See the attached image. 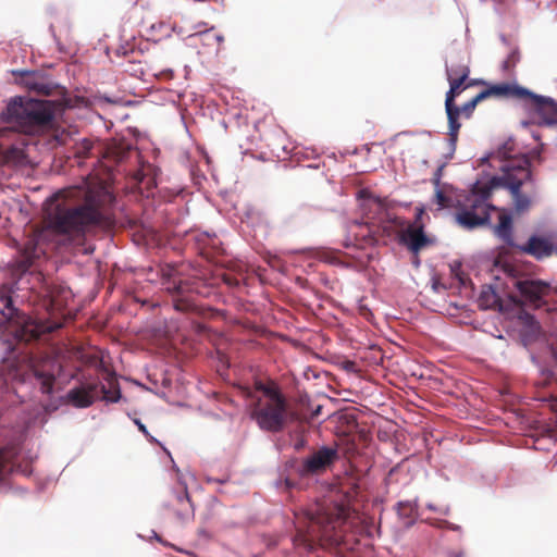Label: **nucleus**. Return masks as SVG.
<instances>
[{
	"mask_svg": "<svg viewBox=\"0 0 557 557\" xmlns=\"http://www.w3.org/2000/svg\"><path fill=\"white\" fill-rule=\"evenodd\" d=\"M339 459L335 447L322 446L306 457L297 469L302 478L321 475L325 473Z\"/></svg>",
	"mask_w": 557,
	"mask_h": 557,
	"instance_id": "nucleus-9",
	"label": "nucleus"
},
{
	"mask_svg": "<svg viewBox=\"0 0 557 557\" xmlns=\"http://www.w3.org/2000/svg\"><path fill=\"white\" fill-rule=\"evenodd\" d=\"M517 248L527 255L536 259H543L552 256L553 244L549 239L541 236H531L527 244L517 246Z\"/></svg>",
	"mask_w": 557,
	"mask_h": 557,
	"instance_id": "nucleus-15",
	"label": "nucleus"
},
{
	"mask_svg": "<svg viewBox=\"0 0 557 557\" xmlns=\"http://www.w3.org/2000/svg\"><path fill=\"white\" fill-rule=\"evenodd\" d=\"M348 233L354 237L356 246L366 247L379 244V235H376L375 223L373 222L354 221L349 225Z\"/></svg>",
	"mask_w": 557,
	"mask_h": 557,
	"instance_id": "nucleus-14",
	"label": "nucleus"
},
{
	"mask_svg": "<svg viewBox=\"0 0 557 557\" xmlns=\"http://www.w3.org/2000/svg\"><path fill=\"white\" fill-rule=\"evenodd\" d=\"M499 301V298L497 294L488 286L483 287L480 297H479V304L481 307L487 309V308H494Z\"/></svg>",
	"mask_w": 557,
	"mask_h": 557,
	"instance_id": "nucleus-23",
	"label": "nucleus"
},
{
	"mask_svg": "<svg viewBox=\"0 0 557 557\" xmlns=\"http://www.w3.org/2000/svg\"><path fill=\"white\" fill-rule=\"evenodd\" d=\"M14 457L13 448L0 447V481L3 478L8 465Z\"/></svg>",
	"mask_w": 557,
	"mask_h": 557,
	"instance_id": "nucleus-26",
	"label": "nucleus"
},
{
	"mask_svg": "<svg viewBox=\"0 0 557 557\" xmlns=\"http://www.w3.org/2000/svg\"><path fill=\"white\" fill-rule=\"evenodd\" d=\"M481 101H483V99L479 92L475 97H473L471 100L463 103L461 107L457 106L458 119L460 117L461 114H463L466 117H470L472 115L475 107Z\"/></svg>",
	"mask_w": 557,
	"mask_h": 557,
	"instance_id": "nucleus-24",
	"label": "nucleus"
},
{
	"mask_svg": "<svg viewBox=\"0 0 557 557\" xmlns=\"http://www.w3.org/2000/svg\"><path fill=\"white\" fill-rule=\"evenodd\" d=\"M497 158L503 162L499 166L502 175L494 176L491 180L493 188L495 186L508 188L512 197L515 210L518 213L528 211L531 208L532 200L520 188L523 184L532 181L529 159L524 156L509 157L505 149L498 150Z\"/></svg>",
	"mask_w": 557,
	"mask_h": 557,
	"instance_id": "nucleus-4",
	"label": "nucleus"
},
{
	"mask_svg": "<svg viewBox=\"0 0 557 557\" xmlns=\"http://www.w3.org/2000/svg\"><path fill=\"white\" fill-rule=\"evenodd\" d=\"M518 62V55L516 52H511L507 59L503 62V70L504 71H510L512 67H515L516 63Z\"/></svg>",
	"mask_w": 557,
	"mask_h": 557,
	"instance_id": "nucleus-31",
	"label": "nucleus"
},
{
	"mask_svg": "<svg viewBox=\"0 0 557 557\" xmlns=\"http://www.w3.org/2000/svg\"><path fill=\"white\" fill-rule=\"evenodd\" d=\"M32 88L45 96H49L52 92V86L47 83H35Z\"/></svg>",
	"mask_w": 557,
	"mask_h": 557,
	"instance_id": "nucleus-30",
	"label": "nucleus"
},
{
	"mask_svg": "<svg viewBox=\"0 0 557 557\" xmlns=\"http://www.w3.org/2000/svg\"><path fill=\"white\" fill-rule=\"evenodd\" d=\"M53 102L26 97H15L7 106L3 117L14 123L24 132H33L36 127L47 126L53 120Z\"/></svg>",
	"mask_w": 557,
	"mask_h": 557,
	"instance_id": "nucleus-5",
	"label": "nucleus"
},
{
	"mask_svg": "<svg viewBox=\"0 0 557 557\" xmlns=\"http://www.w3.org/2000/svg\"><path fill=\"white\" fill-rule=\"evenodd\" d=\"M499 222L494 227V233L508 246L515 247L512 237V219L505 212L499 213Z\"/></svg>",
	"mask_w": 557,
	"mask_h": 557,
	"instance_id": "nucleus-19",
	"label": "nucleus"
},
{
	"mask_svg": "<svg viewBox=\"0 0 557 557\" xmlns=\"http://www.w3.org/2000/svg\"><path fill=\"white\" fill-rule=\"evenodd\" d=\"M255 388L261 393L250 406V417L265 432L278 433L294 419L289 403L274 382H256Z\"/></svg>",
	"mask_w": 557,
	"mask_h": 557,
	"instance_id": "nucleus-3",
	"label": "nucleus"
},
{
	"mask_svg": "<svg viewBox=\"0 0 557 557\" xmlns=\"http://www.w3.org/2000/svg\"><path fill=\"white\" fill-rule=\"evenodd\" d=\"M114 196L107 189L60 190L44 205L42 226L36 227L21 250L17 267L27 271L42 255L44 242L55 239L63 246H82L98 228L114 224Z\"/></svg>",
	"mask_w": 557,
	"mask_h": 557,
	"instance_id": "nucleus-1",
	"label": "nucleus"
},
{
	"mask_svg": "<svg viewBox=\"0 0 557 557\" xmlns=\"http://www.w3.org/2000/svg\"><path fill=\"white\" fill-rule=\"evenodd\" d=\"M483 100L490 97L496 98H516L525 101L534 111H537L542 96L533 94L531 90L507 83L492 85L480 92Z\"/></svg>",
	"mask_w": 557,
	"mask_h": 557,
	"instance_id": "nucleus-12",
	"label": "nucleus"
},
{
	"mask_svg": "<svg viewBox=\"0 0 557 557\" xmlns=\"http://www.w3.org/2000/svg\"><path fill=\"white\" fill-rule=\"evenodd\" d=\"M357 512L343 504L317 505L297 516L294 544L307 552L317 545L347 546L346 532L355 524Z\"/></svg>",
	"mask_w": 557,
	"mask_h": 557,
	"instance_id": "nucleus-2",
	"label": "nucleus"
},
{
	"mask_svg": "<svg viewBox=\"0 0 557 557\" xmlns=\"http://www.w3.org/2000/svg\"><path fill=\"white\" fill-rule=\"evenodd\" d=\"M175 502L180 507L176 516L182 522L193 518L194 509L186 488L175 495Z\"/></svg>",
	"mask_w": 557,
	"mask_h": 557,
	"instance_id": "nucleus-21",
	"label": "nucleus"
},
{
	"mask_svg": "<svg viewBox=\"0 0 557 557\" xmlns=\"http://www.w3.org/2000/svg\"><path fill=\"white\" fill-rule=\"evenodd\" d=\"M94 143L87 138L83 139L82 141L77 143L75 146V156L79 159L88 158L92 154L94 150Z\"/></svg>",
	"mask_w": 557,
	"mask_h": 557,
	"instance_id": "nucleus-25",
	"label": "nucleus"
},
{
	"mask_svg": "<svg viewBox=\"0 0 557 557\" xmlns=\"http://www.w3.org/2000/svg\"><path fill=\"white\" fill-rule=\"evenodd\" d=\"M0 301L3 305V309L0 311V329L8 324L9 332L17 343H29L38 339L41 334L52 331L45 323L24 314L13 307L8 289H0Z\"/></svg>",
	"mask_w": 557,
	"mask_h": 557,
	"instance_id": "nucleus-7",
	"label": "nucleus"
},
{
	"mask_svg": "<svg viewBox=\"0 0 557 557\" xmlns=\"http://www.w3.org/2000/svg\"><path fill=\"white\" fill-rule=\"evenodd\" d=\"M243 278H244V277H243V275H240V276H235V275H233V274H231V273H223V274H222V280H223V282H224L227 286H230V287H237V286H239L240 281H242Z\"/></svg>",
	"mask_w": 557,
	"mask_h": 557,
	"instance_id": "nucleus-29",
	"label": "nucleus"
},
{
	"mask_svg": "<svg viewBox=\"0 0 557 557\" xmlns=\"http://www.w3.org/2000/svg\"><path fill=\"white\" fill-rule=\"evenodd\" d=\"M397 507H398V510H399V511H401L403 509H404L405 511H407V510L411 511V510H412V507H411V505H410V504L398 503Z\"/></svg>",
	"mask_w": 557,
	"mask_h": 557,
	"instance_id": "nucleus-34",
	"label": "nucleus"
},
{
	"mask_svg": "<svg viewBox=\"0 0 557 557\" xmlns=\"http://www.w3.org/2000/svg\"><path fill=\"white\" fill-rule=\"evenodd\" d=\"M169 290H173L180 297L174 299V308L177 311H191L195 308L193 300L189 297H184V294L189 290V284L187 282L178 281L173 282V287H168Z\"/></svg>",
	"mask_w": 557,
	"mask_h": 557,
	"instance_id": "nucleus-18",
	"label": "nucleus"
},
{
	"mask_svg": "<svg viewBox=\"0 0 557 557\" xmlns=\"http://www.w3.org/2000/svg\"><path fill=\"white\" fill-rule=\"evenodd\" d=\"M97 396V385L88 384L82 387H75L67 392V401L77 408H86L92 405Z\"/></svg>",
	"mask_w": 557,
	"mask_h": 557,
	"instance_id": "nucleus-16",
	"label": "nucleus"
},
{
	"mask_svg": "<svg viewBox=\"0 0 557 557\" xmlns=\"http://www.w3.org/2000/svg\"><path fill=\"white\" fill-rule=\"evenodd\" d=\"M539 101L536 112L543 117L544 123L548 125L557 124V101L544 96Z\"/></svg>",
	"mask_w": 557,
	"mask_h": 557,
	"instance_id": "nucleus-20",
	"label": "nucleus"
},
{
	"mask_svg": "<svg viewBox=\"0 0 557 557\" xmlns=\"http://www.w3.org/2000/svg\"><path fill=\"white\" fill-rule=\"evenodd\" d=\"M405 226V219L397 215H392L384 211L383 215L380 218L379 223L375 224L376 235H379V244H386L388 239L396 235L399 237L400 232Z\"/></svg>",
	"mask_w": 557,
	"mask_h": 557,
	"instance_id": "nucleus-13",
	"label": "nucleus"
},
{
	"mask_svg": "<svg viewBox=\"0 0 557 557\" xmlns=\"http://www.w3.org/2000/svg\"><path fill=\"white\" fill-rule=\"evenodd\" d=\"M320 411H321V406H318V407L312 411V418L318 417V416L320 414Z\"/></svg>",
	"mask_w": 557,
	"mask_h": 557,
	"instance_id": "nucleus-35",
	"label": "nucleus"
},
{
	"mask_svg": "<svg viewBox=\"0 0 557 557\" xmlns=\"http://www.w3.org/2000/svg\"><path fill=\"white\" fill-rule=\"evenodd\" d=\"M513 287L518 290V296H510L516 305H534L539 307L542 299L548 295L550 286L548 283L534 278H515Z\"/></svg>",
	"mask_w": 557,
	"mask_h": 557,
	"instance_id": "nucleus-10",
	"label": "nucleus"
},
{
	"mask_svg": "<svg viewBox=\"0 0 557 557\" xmlns=\"http://www.w3.org/2000/svg\"><path fill=\"white\" fill-rule=\"evenodd\" d=\"M424 214L423 208H417L413 222L406 223L399 235V242L414 255H418L421 250L435 243L434 238L428 236L424 232V223L422 221Z\"/></svg>",
	"mask_w": 557,
	"mask_h": 557,
	"instance_id": "nucleus-8",
	"label": "nucleus"
},
{
	"mask_svg": "<svg viewBox=\"0 0 557 557\" xmlns=\"http://www.w3.org/2000/svg\"><path fill=\"white\" fill-rule=\"evenodd\" d=\"M449 90L446 92L445 98V110L448 120V135L451 141H456L458 133L461 127L458 122L457 104L455 103L456 98L467 88L478 84L479 82L473 79L468 81H449Z\"/></svg>",
	"mask_w": 557,
	"mask_h": 557,
	"instance_id": "nucleus-11",
	"label": "nucleus"
},
{
	"mask_svg": "<svg viewBox=\"0 0 557 557\" xmlns=\"http://www.w3.org/2000/svg\"><path fill=\"white\" fill-rule=\"evenodd\" d=\"M32 372L35 379L40 383V389L44 394H51L53 391L55 374L51 363L34 364Z\"/></svg>",
	"mask_w": 557,
	"mask_h": 557,
	"instance_id": "nucleus-17",
	"label": "nucleus"
},
{
	"mask_svg": "<svg viewBox=\"0 0 557 557\" xmlns=\"http://www.w3.org/2000/svg\"><path fill=\"white\" fill-rule=\"evenodd\" d=\"M470 69L467 64L459 63L446 67L447 81H468Z\"/></svg>",
	"mask_w": 557,
	"mask_h": 557,
	"instance_id": "nucleus-22",
	"label": "nucleus"
},
{
	"mask_svg": "<svg viewBox=\"0 0 557 557\" xmlns=\"http://www.w3.org/2000/svg\"><path fill=\"white\" fill-rule=\"evenodd\" d=\"M157 78L162 81H170L174 77V72L172 69H163L153 74Z\"/></svg>",
	"mask_w": 557,
	"mask_h": 557,
	"instance_id": "nucleus-32",
	"label": "nucleus"
},
{
	"mask_svg": "<svg viewBox=\"0 0 557 557\" xmlns=\"http://www.w3.org/2000/svg\"><path fill=\"white\" fill-rule=\"evenodd\" d=\"M493 185L475 183L471 191L458 200L456 212L457 223L466 228L473 230L490 222L491 211H496V207L490 203Z\"/></svg>",
	"mask_w": 557,
	"mask_h": 557,
	"instance_id": "nucleus-6",
	"label": "nucleus"
},
{
	"mask_svg": "<svg viewBox=\"0 0 557 557\" xmlns=\"http://www.w3.org/2000/svg\"><path fill=\"white\" fill-rule=\"evenodd\" d=\"M434 184H435V195H434V198H435V202L438 205V207L442 209V208H448L451 206V199L450 197H448L444 190L440 189V178H435L434 180Z\"/></svg>",
	"mask_w": 557,
	"mask_h": 557,
	"instance_id": "nucleus-27",
	"label": "nucleus"
},
{
	"mask_svg": "<svg viewBox=\"0 0 557 557\" xmlns=\"http://www.w3.org/2000/svg\"><path fill=\"white\" fill-rule=\"evenodd\" d=\"M135 423L136 425L138 426L139 431L143 432L145 434L146 437H148L150 441H154V438L152 436H150L147 428L145 426V424H143L140 422V420H135Z\"/></svg>",
	"mask_w": 557,
	"mask_h": 557,
	"instance_id": "nucleus-33",
	"label": "nucleus"
},
{
	"mask_svg": "<svg viewBox=\"0 0 557 557\" xmlns=\"http://www.w3.org/2000/svg\"><path fill=\"white\" fill-rule=\"evenodd\" d=\"M103 398L111 403H116L121 398V392L117 385H114L111 389H107L106 386H101Z\"/></svg>",
	"mask_w": 557,
	"mask_h": 557,
	"instance_id": "nucleus-28",
	"label": "nucleus"
}]
</instances>
